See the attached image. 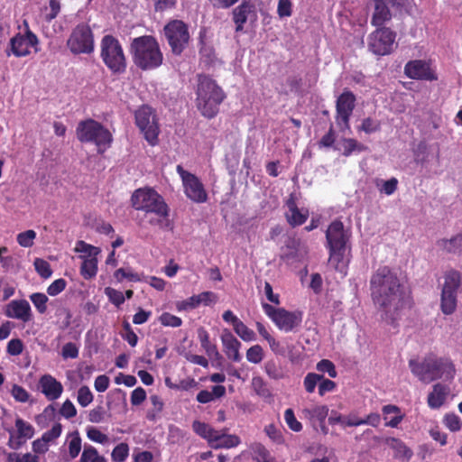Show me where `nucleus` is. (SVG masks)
Instances as JSON below:
<instances>
[{"mask_svg": "<svg viewBox=\"0 0 462 462\" xmlns=\"http://www.w3.org/2000/svg\"><path fill=\"white\" fill-rule=\"evenodd\" d=\"M277 14L280 18L290 17L292 14V3L291 0H278Z\"/></svg>", "mask_w": 462, "mask_h": 462, "instance_id": "nucleus-59", "label": "nucleus"}, {"mask_svg": "<svg viewBox=\"0 0 462 462\" xmlns=\"http://www.w3.org/2000/svg\"><path fill=\"white\" fill-rule=\"evenodd\" d=\"M94 46L93 32L86 23L77 25L67 41L68 49L75 55L90 54L94 51Z\"/></svg>", "mask_w": 462, "mask_h": 462, "instance_id": "nucleus-9", "label": "nucleus"}, {"mask_svg": "<svg viewBox=\"0 0 462 462\" xmlns=\"http://www.w3.org/2000/svg\"><path fill=\"white\" fill-rule=\"evenodd\" d=\"M100 56L106 66L114 73H122L126 69V59L119 41L106 35L100 42Z\"/></svg>", "mask_w": 462, "mask_h": 462, "instance_id": "nucleus-6", "label": "nucleus"}, {"mask_svg": "<svg viewBox=\"0 0 462 462\" xmlns=\"http://www.w3.org/2000/svg\"><path fill=\"white\" fill-rule=\"evenodd\" d=\"M263 294L266 298L268 301L274 305H280V295L278 293H274L272 285L265 282L263 289Z\"/></svg>", "mask_w": 462, "mask_h": 462, "instance_id": "nucleus-61", "label": "nucleus"}, {"mask_svg": "<svg viewBox=\"0 0 462 462\" xmlns=\"http://www.w3.org/2000/svg\"><path fill=\"white\" fill-rule=\"evenodd\" d=\"M439 245L448 253L462 255V233H457L450 238L442 239Z\"/></svg>", "mask_w": 462, "mask_h": 462, "instance_id": "nucleus-32", "label": "nucleus"}, {"mask_svg": "<svg viewBox=\"0 0 462 462\" xmlns=\"http://www.w3.org/2000/svg\"><path fill=\"white\" fill-rule=\"evenodd\" d=\"M367 11L371 14V23L375 27H382L391 20L392 14L383 0H370Z\"/></svg>", "mask_w": 462, "mask_h": 462, "instance_id": "nucleus-20", "label": "nucleus"}, {"mask_svg": "<svg viewBox=\"0 0 462 462\" xmlns=\"http://www.w3.org/2000/svg\"><path fill=\"white\" fill-rule=\"evenodd\" d=\"M236 334L244 341L251 342L255 340V333L249 328L245 324L240 321L235 328Z\"/></svg>", "mask_w": 462, "mask_h": 462, "instance_id": "nucleus-46", "label": "nucleus"}, {"mask_svg": "<svg viewBox=\"0 0 462 462\" xmlns=\"http://www.w3.org/2000/svg\"><path fill=\"white\" fill-rule=\"evenodd\" d=\"M102 458L104 457L99 455L95 447L87 445L83 448L79 462H99Z\"/></svg>", "mask_w": 462, "mask_h": 462, "instance_id": "nucleus-42", "label": "nucleus"}, {"mask_svg": "<svg viewBox=\"0 0 462 462\" xmlns=\"http://www.w3.org/2000/svg\"><path fill=\"white\" fill-rule=\"evenodd\" d=\"M348 234L340 221L332 222L327 230V241L329 247V264L342 276L346 273L349 263L347 243Z\"/></svg>", "mask_w": 462, "mask_h": 462, "instance_id": "nucleus-4", "label": "nucleus"}, {"mask_svg": "<svg viewBox=\"0 0 462 462\" xmlns=\"http://www.w3.org/2000/svg\"><path fill=\"white\" fill-rule=\"evenodd\" d=\"M220 339L226 356L235 362H240L242 359L240 354V341L227 328L223 329Z\"/></svg>", "mask_w": 462, "mask_h": 462, "instance_id": "nucleus-22", "label": "nucleus"}, {"mask_svg": "<svg viewBox=\"0 0 462 462\" xmlns=\"http://www.w3.org/2000/svg\"><path fill=\"white\" fill-rule=\"evenodd\" d=\"M257 19L256 7L251 3L244 2L233 10V21L236 23V32L242 31L246 23H255Z\"/></svg>", "mask_w": 462, "mask_h": 462, "instance_id": "nucleus-17", "label": "nucleus"}, {"mask_svg": "<svg viewBox=\"0 0 462 462\" xmlns=\"http://www.w3.org/2000/svg\"><path fill=\"white\" fill-rule=\"evenodd\" d=\"M245 356L249 363L260 364L264 357V352L260 345H254L247 349Z\"/></svg>", "mask_w": 462, "mask_h": 462, "instance_id": "nucleus-43", "label": "nucleus"}, {"mask_svg": "<svg viewBox=\"0 0 462 462\" xmlns=\"http://www.w3.org/2000/svg\"><path fill=\"white\" fill-rule=\"evenodd\" d=\"M264 372L266 374L273 380H279L283 377V374L281 369L273 361H267L263 366Z\"/></svg>", "mask_w": 462, "mask_h": 462, "instance_id": "nucleus-58", "label": "nucleus"}, {"mask_svg": "<svg viewBox=\"0 0 462 462\" xmlns=\"http://www.w3.org/2000/svg\"><path fill=\"white\" fill-rule=\"evenodd\" d=\"M405 74L414 79H435V75L429 62L416 60L408 62L404 69Z\"/></svg>", "mask_w": 462, "mask_h": 462, "instance_id": "nucleus-21", "label": "nucleus"}, {"mask_svg": "<svg viewBox=\"0 0 462 462\" xmlns=\"http://www.w3.org/2000/svg\"><path fill=\"white\" fill-rule=\"evenodd\" d=\"M142 275L135 273L131 267L119 268L114 273V278L117 282H122L125 280L133 282H143Z\"/></svg>", "mask_w": 462, "mask_h": 462, "instance_id": "nucleus-37", "label": "nucleus"}, {"mask_svg": "<svg viewBox=\"0 0 462 462\" xmlns=\"http://www.w3.org/2000/svg\"><path fill=\"white\" fill-rule=\"evenodd\" d=\"M86 434L88 439L95 443L101 445H108L110 443L109 437L96 427H88L86 429Z\"/></svg>", "mask_w": 462, "mask_h": 462, "instance_id": "nucleus-39", "label": "nucleus"}, {"mask_svg": "<svg viewBox=\"0 0 462 462\" xmlns=\"http://www.w3.org/2000/svg\"><path fill=\"white\" fill-rule=\"evenodd\" d=\"M176 171L181 179L184 193L187 198L195 203L206 202L208 200V192L199 179L185 171L180 165L177 166Z\"/></svg>", "mask_w": 462, "mask_h": 462, "instance_id": "nucleus-13", "label": "nucleus"}, {"mask_svg": "<svg viewBox=\"0 0 462 462\" xmlns=\"http://www.w3.org/2000/svg\"><path fill=\"white\" fill-rule=\"evenodd\" d=\"M395 38L396 33L390 28H377L368 36V49L378 56L388 55L395 48Z\"/></svg>", "mask_w": 462, "mask_h": 462, "instance_id": "nucleus-11", "label": "nucleus"}, {"mask_svg": "<svg viewBox=\"0 0 462 462\" xmlns=\"http://www.w3.org/2000/svg\"><path fill=\"white\" fill-rule=\"evenodd\" d=\"M6 317L15 319L23 322H28L32 319V309L29 302L25 300H11L5 309Z\"/></svg>", "mask_w": 462, "mask_h": 462, "instance_id": "nucleus-19", "label": "nucleus"}, {"mask_svg": "<svg viewBox=\"0 0 462 462\" xmlns=\"http://www.w3.org/2000/svg\"><path fill=\"white\" fill-rule=\"evenodd\" d=\"M192 429L196 434L206 439L210 447H212L214 441L217 440L219 431L212 428L210 425L199 420H195L193 422Z\"/></svg>", "mask_w": 462, "mask_h": 462, "instance_id": "nucleus-28", "label": "nucleus"}, {"mask_svg": "<svg viewBox=\"0 0 462 462\" xmlns=\"http://www.w3.org/2000/svg\"><path fill=\"white\" fill-rule=\"evenodd\" d=\"M443 425L451 432H457L462 429V420L454 412L446 413L442 420Z\"/></svg>", "mask_w": 462, "mask_h": 462, "instance_id": "nucleus-40", "label": "nucleus"}, {"mask_svg": "<svg viewBox=\"0 0 462 462\" xmlns=\"http://www.w3.org/2000/svg\"><path fill=\"white\" fill-rule=\"evenodd\" d=\"M323 379L322 375H319L315 373H309L303 381V384L305 387V390L308 393H313L317 384L320 383V381Z\"/></svg>", "mask_w": 462, "mask_h": 462, "instance_id": "nucleus-56", "label": "nucleus"}, {"mask_svg": "<svg viewBox=\"0 0 462 462\" xmlns=\"http://www.w3.org/2000/svg\"><path fill=\"white\" fill-rule=\"evenodd\" d=\"M335 150L342 152L345 156H349L353 152L365 150V147L355 139L343 138L337 143Z\"/></svg>", "mask_w": 462, "mask_h": 462, "instance_id": "nucleus-35", "label": "nucleus"}, {"mask_svg": "<svg viewBox=\"0 0 462 462\" xmlns=\"http://www.w3.org/2000/svg\"><path fill=\"white\" fill-rule=\"evenodd\" d=\"M456 374V369L453 363L447 358L435 359L434 361V380L443 379L451 381Z\"/></svg>", "mask_w": 462, "mask_h": 462, "instance_id": "nucleus-26", "label": "nucleus"}, {"mask_svg": "<svg viewBox=\"0 0 462 462\" xmlns=\"http://www.w3.org/2000/svg\"><path fill=\"white\" fill-rule=\"evenodd\" d=\"M460 273L456 271L448 272L445 275V281L442 291H451L457 292V288L460 284Z\"/></svg>", "mask_w": 462, "mask_h": 462, "instance_id": "nucleus-41", "label": "nucleus"}, {"mask_svg": "<svg viewBox=\"0 0 462 462\" xmlns=\"http://www.w3.org/2000/svg\"><path fill=\"white\" fill-rule=\"evenodd\" d=\"M284 420L288 427L295 431L299 432L302 429L301 423L296 419L294 412L291 409H287L284 411Z\"/></svg>", "mask_w": 462, "mask_h": 462, "instance_id": "nucleus-57", "label": "nucleus"}, {"mask_svg": "<svg viewBox=\"0 0 462 462\" xmlns=\"http://www.w3.org/2000/svg\"><path fill=\"white\" fill-rule=\"evenodd\" d=\"M94 396L89 387L84 385L78 391L77 401L82 407L88 406L93 402Z\"/></svg>", "mask_w": 462, "mask_h": 462, "instance_id": "nucleus-50", "label": "nucleus"}, {"mask_svg": "<svg viewBox=\"0 0 462 462\" xmlns=\"http://www.w3.org/2000/svg\"><path fill=\"white\" fill-rule=\"evenodd\" d=\"M198 307L200 305L210 306L217 303L218 298L217 295L212 291H204L195 295Z\"/></svg>", "mask_w": 462, "mask_h": 462, "instance_id": "nucleus-52", "label": "nucleus"}, {"mask_svg": "<svg viewBox=\"0 0 462 462\" xmlns=\"http://www.w3.org/2000/svg\"><path fill=\"white\" fill-rule=\"evenodd\" d=\"M240 444V439L236 435L225 434L218 431L217 440L214 441L211 448H231Z\"/></svg>", "mask_w": 462, "mask_h": 462, "instance_id": "nucleus-36", "label": "nucleus"}, {"mask_svg": "<svg viewBox=\"0 0 462 462\" xmlns=\"http://www.w3.org/2000/svg\"><path fill=\"white\" fill-rule=\"evenodd\" d=\"M164 33L172 52L177 55L180 54L189 40L186 24L181 21H171L165 25Z\"/></svg>", "mask_w": 462, "mask_h": 462, "instance_id": "nucleus-14", "label": "nucleus"}, {"mask_svg": "<svg viewBox=\"0 0 462 462\" xmlns=\"http://www.w3.org/2000/svg\"><path fill=\"white\" fill-rule=\"evenodd\" d=\"M328 422L330 425L340 424L342 427H356L360 426L361 422L359 421V418L355 414H349L346 416H343L337 411H332L329 418Z\"/></svg>", "mask_w": 462, "mask_h": 462, "instance_id": "nucleus-33", "label": "nucleus"}, {"mask_svg": "<svg viewBox=\"0 0 462 462\" xmlns=\"http://www.w3.org/2000/svg\"><path fill=\"white\" fill-rule=\"evenodd\" d=\"M30 300L40 313H44L47 310L48 297L43 293H32Z\"/></svg>", "mask_w": 462, "mask_h": 462, "instance_id": "nucleus-53", "label": "nucleus"}, {"mask_svg": "<svg viewBox=\"0 0 462 462\" xmlns=\"http://www.w3.org/2000/svg\"><path fill=\"white\" fill-rule=\"evenodd\" d=\"M370 290L382 320L390 328L396 329L413 306L411 292L402 285L396 273L386 266L378 268L372 275Z\"/></svg>", "mask_w": 462, "mask_h": 462, "instance_id": "nucleus-1", "label": "nucleus"}, {"mask_svg": "<svg viewBox=\"0 0 462 462\" xmlns=\"http://www.w3.org/2000/svg\"><path fill=\"white\" fill-rule=\"evenodd\" d=\"M133 61L143 70L159 68L163 61V54L157 40L150 35L134 38L130 46Z\"/></svg>", "mask_w": 462, "mask_h": 462, "instance_id": "nucleus-3", "label": "nucleus"}, {"mask_svg": "<svg viewBox=\"0 0 462 462\" xmlns=\"http://www.w3.org/2000/svg\"><path fill=\"white\" fill-rule=\"evenodd\" d=\"M39 387L49 401L59 399L63 392L62 384L51 374H44L40 378Z\"/></svg>", "mask_w": 462, "mask_h": 462, "instance_id": "nucleus-23", "label": "nucleus"}, {"mask_svg": "<svg viewBox=\"0 0 462 462\" xmlns=\"http://www.w3.org/2000/svg\"><path fill=\"white\" fill-rule=\"evenodd\" d=\"M128 455L129 446L126 443H120L113 449L111 457L115 462H124Z\"/></svg>", "mask_w": 462, "mask_h": 462, "instance_id": "nucleus-49", "label": "nucleus"}, {"mask_svg": "<svg viewBox=\"0 0 462 462\" xmlns=\"http://www.w3.org/2000/svg\"><path fill=\"white\" fill-rule=\"evenodd\" d=\"M34 267L39 275L44 279L51 277L52 271L49 263L43 259L36 258Z\"/></svg>", "mask_w": 462, "mask_h": 462, "instance_id": "nucleus-55", "label": "nucleus"}, {"mask_svg": "<svg viewBox=\"0 0 462 462\" xmlns=\"http://www.w3.org/2000/svg\"><path fill=\"white\" fill-rule=\"evenodd\" d=\"M105 294L109 301L116 307H120L125 302V295L123 292L112 287L105 288Z\"/></svg>", "mask_w": 462, "mask_h": 462, "instance_id": "nucleus-51", "label": "nucleus"}, {"mask_svg": "<svg viewBox=\"0 0 462 462\" xmlns=\"http://www.w3.org/2000/svg\"><path fill=\"white\" fill-rule=\"evenodd\" d=\"M158 320L164 327L179 328L182 325V319L180 317L169 312H163Z\"/></svg>", "mask_w": 462, "mask_h": 462, "instance_id": "nucleus-47", "label": "nucleus"}, {"mask_svg": "<svg viewBox=\"0 0 462 462\" xmlns=\"http://www.w3.org/2000/svg\"><path fill=\"white\" fill-rule=\"evenodd\" d=\"M12 396L19 402H26L29 400L30 394L28 392L20 385L14 384L11 390Z\"/></svg>", "mask_w": 462, "mask_h": 462, "instance_id": "nucleus-63", "label": "nucleus"}, {"mask_svg": "<svg viewBox=\"0 0 462 462\" xmlns=\"http://www.w3.org/2000/svg\"><path fill=\"white\" fill-rule=\"evenodd\" d=\"M74 251L79 254V257L82 261L80 266L82 277L86 280L93 279L98 270L97 256L101 252L100 248L79 240L76 243Z\"/></svg>", "mask_w": 462, "mask_h": 462, "instance_id": "nucleus-10", "label": "nucleus"}, {"mask_svg": "<svg viewBox=\"0 0 462 462\" xmlns=\"http://www.w3.org/2000/svg\"><path fill=\"white\" fill-rule=\"evenodd\" d=\"M62 432V426L60 423H54L52 427L44 432L42 438L49 445L54 444L56 439L60 438Z\"/></svg>", "mask_w": 462, "mask_h": 462, "instance_id": "nucleus-48", "label": "nucleus"}, {"mask_svg": "<svg viewBox=\"0 0 462 462\" xmlns=\"http://www.w3.org/2000/svg\"><path fill=\"white\" fill-rule=\"evenodd\" d=\"M38 38L31 31L24 34L18 33L10 41V51L15 57H24L31 53L32 49L36 50Z\"/></svg>", "mask_w": 462, "mask_h": 462, "instance_id": "nucleus-16", "label": "nucleus"}, {"mask_svg": "<svg viewBox=\"0 0 462 462\" xmlns=\"http://www.w3.org/2000/svg\"><path fill=\"white\" fill-rule=\"evenodd\" d=\"M457 306V292L442 291L441 309L445 314H451Z\"/></svg>", "mask_w": 462, "mask_h": 462, "instance_id": "nucleus-38", "label": "nucleus"}, {"mask_svg": "<svg viewBox=\"0 0 462 462\" xmlns=\"http://www.w3.org/2000/svg\"><path fill=\"white\" fill-rule=\"evenodd\" d=\"M288 208L289 211L287 212L286 217L291 225L300 226L306 221L309 216V211L307 209H299L292 201L288 202Z\"/></svg>", "mask_w": 462, "mask_h": 462, "instance_id": "nucleus-31", "label": "nucleus"}, {"mask_svg": "<svg viewBox=\"0 0 462 462\" xmlns=\"http://www.w3.org/2000/svg\"><path fill=\"white\" fill-rule=\"evenodd\" d=\"M253 457L257 462H272L268 450L261 444L252 446Z\"/></svg>", "mask_w": 462, "mask_h": 462, "instance_id": "nucleus-54", "label": "nucleus"}, {"mask_svg": "<svg viewBox=\"0 0 462 462\" xmlns=\"http://www.w3.org/2000/svg\"><path fill=\"white\" fill-rule=\"evenodd\" d=\"M328 411L329 409L327 405H313L304 408L302 414L311 421H319L320 424H323L328 415Z\"/></svg>", "mask_w": 462, "mask_h": 462, "instance_id": "nucleus-30", "label": "nucleus"}, {"mask_svg": "<svg viewBox=\"0 0 462 462\" xmlns=\"http://www.w3.org/2000/svg\"><path fill=\"white\" fill-rule=\"evenodd\" d=\"M135 123L143 134L145 140L151 145H155L158 142L160 129L156 116L152 107L148 106H141L135 112Z\"/></svg>", "mask_w": 462, "mask_h": 462, "instance_id": "nucleus-12", "label": "nucleus"}, {"mask_svg": "<svg viewBox=\"0 0 462 462\" xmlns=\"http://www.w3.org/2000/svg\"><path fill=\"white\" fill-rule=\"evenodd\" d=\"M382 411L385 420V426L391 428H397L404 417L400 408L395 405H385L383 407Z\"/></svg>", "mask_w": 462, "mask_h": 462, "instance_id": "nucleus-29", "label": "nucleus"}, {"mask_svg": "<svg viewBox=\"0 0 462 462\" xmlns=\"http://www.w3.org/2000/svg\"><path fill=\"white\" fill-rule=\"evenodd\" d=\"M434 361L433 358H429L424 360L423 362H418L415 360H411L409 363V366L411 368V373L417 376L421 382L430 383L434 381Z\"/></svg>", "mask_w": 462, "mask_h": 462, "instance_id": "nucleus-24", "label": "nucleus"}, {"mask_svg": "<svg viewBox=\"0 0 462 462\" xmlns=\"http://www.w3.org/2000/svg\"><path fill=\"white\" fill-rule=\"evenodd\" d=\"M262 307L267 317L282 331L291 332L302 322L301 311H289L283 308H275L265 302H262Z\"/></svg>", "mask_w": 462, "mask_h": 462, "instance_id": "nucleus-8", "label": "nucleus"}, {"mask_svg": "<svg viewBox=\"0 0 462 462\" xmlns=\"http://www.w3.org/2000/svg\"><path fill=\"white\" fill-rule=\"evenodd\" d=\"M132 205L136 210L152 213L155 218L150 219L152 225L161 228L169 227V208L163 198L152 188H141L136 189L131 198Z\"/></svg>", "mask_w": 462, "mask_h": 462, "instance_id": "nucleus-2", "label": "nucleus"}, {"mask_svg": "<svg viewBox=\"0 0 462 462\" xmlns=\"http://www.w3.org/2000/svg\"><path fill=\"white\" fill-rule=\"evenodd\" d=\"M252 387L258 395L265 396L268 394V389L266 388L265 382L261 376L253 377Z\"/></svg>", "mask_w": 462, "mask_h": 462, "instance_id": "nucleus-62", "label": "nucleus"}, {"mask_svg": "<svg viewBox=\"0 0 462 462\" xmlns=\"http://www.w3.org/2000/svg\"><path fill=\"white\" fill-rule=\"evenodd\" d=\"M317 370L321 373H328V374L332 378L337 376V371L334 364L328 359H323L319 362L317 364Z\"/></svg>", "mask_w": 462, "mask_h": 462, "instance_id": "nucleus-60", "label": "nucleus"}, {"mask_svg": "<svg viewBox=\"0 0 462 462\" xmlns=\"http://www.w3.org/2000/svg\"><path fill=\"white\" fill-rule=\"evenodd\" d=\"M35 238L36 232L29 229L19 233L16 236V241L20 246L28 248L33 245Z\"/></svg>", "mask_w": 462, "mask_h": 462, "instance_id": "nucleus-44", "label": "nucleus"}, {"mask_svg": "<svg viewBox=\"0 0 462 462\" xmlns=\"http://www.w3.org/2000/svg\"><path fill=\"white\" fill-rule=\"evenodd\" d=\"M450 394V388L443 383H438L432 386V390L427 397L428 406L432 410L442 407Z\"/></svg>", "mask_w": 462, "mask_h": 462, "instance_id": "nucleus-25", "label": "nucleus"}, {"mask_svg": "<svg viewBox=\"0 0 462 462\" xmlns=\"http://www.w3.org/2000/svg\"><path fill=\"white\" fill-rule=\"evenodd\" d=\"M355 96L350 92H344L337 99V121L339 125H343L345 129H349V117L355 106Z\"/></svg>", "mask_w": 462, "mask_h": 462, "instance_id": "nucleus-18", "label": "nucleus"}, {"mask_svg": "<svg viewBox=\"0 0 462 462\" xmlns=\"http://www.w3.org/2000/svg\"><path fill=\"white\" fill-rule=\"evenodd\" d=\"M77 136L81 142H93L99 152H104L112 143L111 133L99 123L87 120L79 124Z\"/></svg>", "mask_w": 462, "mask_h": 462, "instance_id": "nucleus-7", "label": "nucleus"}, {"mask_svg": "<svg viewBox=\"0 0 462 462\" xmlns=\"http://www.w3.org/2000/svg\"><path fill=\"white\" fill-rule=\"evenodd\" d=\"M384 443L393 451V457L397 459L408 461L413 455L412 450L400 439L386 438Z\"/></svg>", "mask_w": 462, "mask_h": 462, "instance_id": "nucleus-27", "label": "nucleus"}, {"mask_svg": "<svg viewBox=\"0 0 462 462\" xmlns=\"http://www.w3.org/2000/svg\"><path fill=\"white\" fill-rule=\"evenodd\" d=\"M10 462H39V457L32 453L11 454L9 456Z\"/></svg>", "mask_w": 462, "mask_h": 462, "instance_id": "nucleus-64", "label": "nucleus"}, {"mask_svg": "<svg viewBox=\"0 0 462 462\" xmlns=\"http://www.w3.org/2000/svg\"><path fill=\"white\" fill-rule=\"evenodd\" d=\"M9 433L8 446L13 449H18L35 433L33 426L20 417H16L14 427L6 429Z\"/></svg>", "mask_w": 462, "mask_h": 462, "instance_id": "nucleus-15", "label": "nucleus"}, {"mask_svg": "<svg viewBox=\"0 0 462 462\" xmlns=\"http://www.w3.org/2000/svg\"><path fill=\"white\" fill-rule=\"evenodd\" d=\"M398 186V180L396 178H392L387 180H377L376 187L378 188L381 193H383L387 196L393 195Z\"/></svg>", "mask_w": 462, "mask_h": 462, "instance_id": "nucleus-45", "label": "nucleus"}, {"mask_svg": "<svg viewBox=\"0 0 462 462\" xmlns=\"http://www.w3.org/2000/svg\"><path fill=\"white\" fill-rule=\"evenodd\" d=\"M66 443L68 445V452L69 459L76 458L82 448V439L78 431H72L67 435Z\"/></svg>", "mask_w": 462, "mask_h": 462, "instance_id": "nucleus-34", "label": "nucleus"}, {"mask_svg": "<svg viewBox=\"0 0 462 462\" xmlns=\"http://www.w3.org/2000/svg\"><path fill=\"white\" fill-rule=\"evenodd\" d=\"M224 99V93L217 83L207 76L199 77L197 88V107L201 114L214 117L218 112V106Z\"/></svg>", "mask_w": 462, "mask_h": 462, "instance_id": "nucleus-5", "label": "nucleus"}]
</instances>
